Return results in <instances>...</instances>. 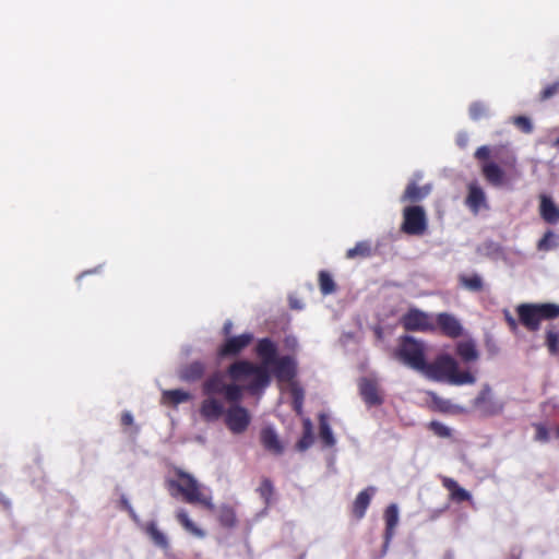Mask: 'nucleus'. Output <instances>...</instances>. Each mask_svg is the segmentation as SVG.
Here are the masks:
<instances>
[{
  "label": "nucleus",
  "instance_id": "8fccbe9b",
  "mask_svg": "<svg viewBox=\"0 0 559 559\" xmlns=\"http://www.w3.org/2000/svg\"><path fill=\"white\" fill-rule=\"evenodd\" d=\"M552 146L554 147H558L559 146V136L552 142Z\"/></svg>",
  "mask_w": 559,
  "mask_h": 559
},
{
  "label": "nucleus",
  "instance_id": "a211bd4d",
  "mask_svg": "<svg viewBox=\"0 0 559 559\" xmlns=\"http://www.w3.org/2000/svg\"><path fill=\"white\" fill-rule=\"evenodd\" d=\"M376 488L368 487L361 490L352 504V514L356 520H361L370 506Z\"/></svg>",
  "mask_w": 559,
  "mask_h": 559
},
{
  "label": "nucleus",
  "instance_id": "bb28decb",
  "mask_svg": "<svg viewBox=\"0 0 559 559\" xmlns=\"http://www.w3.org/2000/svg\"><path fill=\"white\" fill-rule=\"evenodd\" d=\"M191 394L181 389L165 390L162 393V403L165 405L177 406L191 400Z\"/></svg>",
  "mask_w": 559,
  "mask_h": 559
},
{
  "label": "nucleus",
  "instance_id": "c03bdc74",
  "mask_svg": "<svg viewBox=\"0 0 559 559\" xmlns=\"http://www.w3.org/2000/svg\"><path fill=\"white\" fill-rule=\"evenodd\" d=\"M504 320L511 331L518 330V322L508 310L504 311Z\"/></svg>",
  "mask_w": 559,
  "mask_h": 559
},
{
  "label": "nucleus",
  "instance_id": "ddd939ff",
  "mask_svg": "<svg viewBox=\"0 0 559 559\" xmlns=\"http://www.w3.org/2000/svg\"><path fill=\"white\" fill-rule=\"evenodd\" d=\"M435 323L436 329L438 328L448 337L456 338L462 335L463 328L453 314L441 312L437 316Z\"/></svg>",
  "mask_w": 559,
  "mask_h": 559
},
{
  "label": "nucleus",
  "instance_id": "473e14b6",
  "mask_svg": "<svg viewBox=\"0 0 559 559\" xmlns=\"http://www.w3.org/2000/svg\"><path fill=\"white\" fill-rule=\"evenodd\" d=\"M313 443L312 425L309 419L304 421V432L301 438L298 440L296 448L298 451H306Z\"/></svg>",
  "mask_w": 559,
  "mask_h": 559
},
{
  "label": "nucleus",
  "instance_id": "2f4dec72",
  "mask_svg": "<svg viewBox=\"0 0 559 559\" xmlns=\"http://www.w3.org/2000/svg\"><path fill=\"white\" fill-rule=\"evenodd\" d=\"M372 253L371 245L369 241H359L355 245V247L348 249L346 251L347 259H356V258H368Z\"/></svg>",
  "mask_w": 559,
  "mask_h": 559
},
{
  "label": "nucleus",
  "instance_id": "dca6fc26",
  "mask_svg": "<svg viewBox=\"0 0 559 559\" xmlns=\"http://www.w3.org/2000/svg\"><path fill=\"white\" fill-rule=\"evenodd\" d=\"M359 392L365 403L369 406L380 405L383 402L378 383L373 379L362 378L359 382Z\"/></svg>",
  "mask_w": 559,
  "mask_h": 559
},
{
  "label": "nucleus",
  "instance_id": "37998d69",
  "mask_svg": "<svg viewBox=\"0 0 559 559\" xmlns=\"http://www.w3.org/2000/svg\"><path fill=\"white\" fill-rule=\"evenodd\" d=\"M559 92V80L552 84L547 85L539 95L540 100H546L555 96Z\"/></svg>",
  "mask_w": 559,
  "mask_h": 559
},
{
  "label": "nucleus",
  "instance_id": "aec40b11",
  "mask_svg": "<svg viewBox=\"0 0 559 559\" xmlns=\"http://www.w3.org/2000/svg\"><path fill=\"white\" fill-rule=\"evenodd\" d=\"M226 385L224 376L221 372H215L203 382L202 392L205 396L222 395Z\"/></svg>",
  "mask_w": 559,
  "mask_h": 559
},
{
  "label": "nucleus",
  "instance_id": "ea45409f",
  "mask_svg": "<svg viewBox=\"0 0 559 559\" xmlns=\"http://www.w3.org/2000/svg\"><path fill=\"white\" fill-rule=\"evenodd\" d=\"M429 428L438 437H441V438H449V437H451V429L449 427H447L445 425H443L442 423H440V421H436V420L431 421L429 424Z\"/></svg>",
  "mask_w": 559,
  "mask_h": 559
},
{
  "label": "nucleus",
  "instance_id": "79ce46f5",
  "mask_svg": "<svg viewBox=\"0 0 559 559\" xmlns=\"http://www.w3.org/2000/svg\"><path fill=\"white\" fill-rule=\"evenodd\" d=\"M533 427L535 428V440L538 442H548L549 441V431L547 427L544 424L537 423L533 424Z\"/></svg>",
  "mask_w": 559,
  "mask_h": 559
},
{
  "label": "nucleus",
  "instance_id": "5701e85b",
  "mask_svg": "<svg viewBox=\"0 0 559 559\" xmlns=\"http://www.w3.org/2000/svg\"><path fill=\"white\" fill-rule=\"evenodd\" d=\"M430 186H418L416 182H409L402 195V201L419 202L430 193Z\"/></svg>",
  "mask_w": 559,
  "mask_h": 559
},
{
  "label": "nucleus",
  "instance_id": "a18cd8bd",
  "mask_svg": "<svg viewBox=\"0 0 559 559\" xmlns=\"http://www.w3.org/2000/svg\"><path fill=\"white\" fill-rule=\"evenodd\" d=\"M119 503H120L121 509L128 511L130 515L134 516V511L126 496L122 495L120 497Z\"/></svg>",
  "mask_w": 559,
  "mask_h": 559
},
{
  "label": "nucleus",
  "instance_id": "3c124183",
  "mask_svg": "<svg viewBox=\"0 0 559 559\" xmlns=\"http://www.w3.org/2000/svg\"><path fill=\"white\" fill-rule=\"evenodd\" d=\"M556 437L559 438V426L556 428Z\"/></svg>",
  "mask_w": 559,
  "mask_h": 559
},
{
  "label": "nucleus",
  "instance_id": "1a4fd4ad",
  "mask_svg": "<svg viewBox=\"0 0 559 559\" xmlns=\"http://www.w3.org/2000/svg\"><path fill=\"white\" fill-rule=\"evenodd\" d=\"M402 326L409 332H435L436 323L432 317L417 308H411L401 318Z\"/></svg>",
  "mask_w": 559,
  "mask_h": 559
},
{
  "label": "nucleus",
  "instance_id": "603ef678",
  "mask_svg": "<svg viewBox=\"0 0 559 559\" xmlns=\"http://www.w3.org/2000/svg\"><path fill=\"white\" fill-rule=\"evenodd\" d=\"M290 306H292V308L299 309V307L297 305L292 304Z\"/></svg>",
  "mask_w": 559,
  "mask_h": 559
},
{
  "label": "nucleus",
  "instance_id": "de8ad7c7",
  "mask_svg": "<svg viewBox=\"0 0 559 559\" xmlns=\"http://www.w3.org/2000/svg\"><path fill=\"white\" fill-rule=\"evenodd\" d=\"M301 405H302V395L299 394L298 392H295L294 393V407L297 412H299L301 409Z\"/></svg>",
  "mask_w": 559,
  "mask_h": 559
},
{
  "label": "nucleus",
  "instance_id": "72a5a7b5",
  "mask_svg": "<svg viewBox=\"0 0 559 559\" xmlns=\"http://www.w3.org/2000/svg\"><path fill=\"white\" fill-rule=\"evenodd\" d=\"M319 287L324 296L333 294L336 290V284L329 272H319Z\"/></svg>",
  "mask_w": 559,
  "mask_h": 559
},
{
  "label": "nucleus",
  "instance_id": "6e6552de",
  "mask_svg": "<svg viewBox=\"0 0 559 559\" xmlns=\"http://www.w3.org/2000/svg\"><path fill=\"white\" fill-rule=\"evenodd\" d=\"M472 405L483 417L498 416L504 409V402L495 397L492 389L488 383L481 386Z\"/></svg>",
  "mask_w": 559,
  "mask_h": 559
},
{
  "label": "nucleus",
  "instance_id": "f8f14e48",
  "mask_svg": "<svg viewBox=\"0 0 559 559\" xmlns=\"http://www.w3.org/2000/svg\"><path fill=\"white\" fill-rule=\"evenodd\" d=\"M260 443L266 452L273 455L278 456L284 453V443L280 439L275 429L271 426H266L261 429Z\"/></svg>",
  "mask_w": 559,
  "mask_h": 559
},
{
  "label": "nucleus",
  "instance_id": "7c9ffc66",
  "mask_svg": "<svg viewBox=\"0 0 559 559\" xmlns=\"http://www.w3.org/2000/svg\"><path fill=\"white\" fill-rule=\"evenodd\" d=\"M559 247V235L552 230H547L538 240L536 248L538 251L547 252Z\"/></svg>",
  "mask_w": 559,
  "mask_h": 559
},
{
  "label": "nucleus",
  "instance_id": "f03ea898",
  "mask_svg": "<svg viewBox=\"0 0 559 559\" xmlns=\"http://www.w3.org/2000/svg\"><path fill=\"white\" fill-rule=\"evenodd\" d=\"M474 157L481 162V175L493 187H500L506 182V171L502 167L507 169L516 167L514 154L502 147L490 148L483 145L476 150Z\"/></svg>",
  "mask_w": 559,
  "mask_h": 559
},
{
  "label": "nucleus",
  "instance_id": "412c9836",
  "mask_svg": "<svg viewBox=\"0 0 559 559\" xmlns=\"http://www.w3.org/2000/svg\"><path fill=\"white\" fill-rule=\"evenodd\" d=\"M205 373V365L202 361H192L179 370V378L186 382L200 380Z\"/></svg>",
  "mask_w": 559,
  "mask_h": 559
},
{
  "label": "nucleus",
  "instance_id": "c9c22d12",
  "mask_svg": "<svg viewBox=\"0 0 559 559\" xmlns=\"http://www.w3.org/2000/svg\"><path fill=\"white\" fill-rule=\"evenodd\" d=\"M223 395L231 405L239 404L242 399V388L235 383L227 384Z\"/></svg>",
  "mask_w": 559,
  "mask_h": 559
},
{
  "label": "nucleus",
  "instance_id": "09e8293b",
  "mask_svg": "<svg viewBox=\"0 0 559 559\" xmlns=\"http://www.w3.org/2000/svg\"><path fill=\"white\" fill-rule=\"evenodd\" d=\"M231 326H233L231 322H229V321H228V322H226V323L224 324V326H223V333H224L225 335H228V334L230 333V331H231Z\"/></svg>",
  "mask_w": 559,
  "mask_h": 559
},
{
  "label": "nucleus",
  "instance_id": "58836bf2",
  "mask_svg": "<svg viewBox=\"0 0 559 559\" xmlns=\"http://www.w3.org/2000/svg\"><path fill=\"white\" fill-rule=\"evenodd\" d=\"M430 401L433 405V407L440 412H448L450 409V402L448 400H444L440 397L437 393L430 392Z\"/></svg>",
  "mask_w": 559,
  "mask_h": 559
},
{
  "label": "nucleus",
  "instance_id": "c85d7f7f",
  "mask_svg": "<svg viewBox=\"0 0 559 559\" xmlns=\"http://www.w3.org/2000/svg\"><path fill=\"white\" fill-rule=\"evenodd\" d=\"M319 436L325 447L331 448L335 444V438L324 414L319 418Z\"/></svg>",
  "mask_w": 559,
  "mask_h": 559
},
{
  "label": "nucleus",
  "instance_id": "a878e982",
  "mask_svg": "<svg viewBox=\"0 0 559 559\" xmlns=\"http://www.w3.org/2000/svg\"><path fill=\"white\" fill-rule=\"evenodd\" d=\"M176 520L189 534L198 538L205 537V532L194 524L185 509H179L176 512Z\"/></svg>",
  "mask_w": 559,
  "mask_h": 559
},
{
  "label": "nucleus",
  "instance_id": "f3484780",
  "mask_svg": "<svg viewBox=\"0 0 559 559\" xmlns=\"http://www.w3.org/2000/svg\"><path fill=\"white\" fill-rule=\"evenodd\" d=\"M467 189L465 204L473 213L477 214L481 207H487L486 194L477 182H471Z\"/></svg>",
  "mask_w": 559,
  "mask_h": 559
},
{
  "label": "nucleus",
  "instance_id": "4468645a",
  "mask_svg": "<svg viewBox=\"0 0 559 559\" xmlns=\"http://www.w3.org/2000/svg\"><path fill=\"white\" fill-rule=\"evenodd\" d=\"M225 413L224 404L214 396H206L201 403L200 415L205 421H215Z\"/></svg>",
  "mask_w": 559,
  "mask_h": 559
},
{
  "label": "nucleus",
  "instance_id": "f704fd0d",
  "mask_svg": "<svg viewBox=\"0 0 559 559\" xmlns=\"http://www.w3.org/2000/svg\"><path fill=\"white\" fill-rule=\"evenodd\" d=\"M260 497L263 499L264 503L269 506L274 496L275 489L272 480L270 478H262L260 486L257 489Z\"/></svg>",
  "mask_w": 559,
  "mask_h": 559
},
{
  "label": "nucleus",
  "instance_id": "cd10ccee",
  "mask_svg": "<svg viewBox=\"0 0 559 559\" xmlns=\"http://www.w3.org/2000/svg\"><path fill=\"white\" fill-rule=\"evenodd\" d=\"M145 533L151 538L153 544L162 549H167L169 547L168 539L166 535L160 532L155 522H150L145 526Z\"/></svg>",
  "mask_w": 559,
  "mask_h": 559
},
{
  "label": "nucleus",
  "instance_id": "7ed1b4c3",
  "mask_svg": "<svg viewBox=\"0 0 559 559\" xmlns=\"http://www.w3.org/2000/svg\"><path fill=\"white\" fill-rule=\"evenodd\" d=\"M421 373L430 380L452 385L476 382V377L468 370H460L457 361L449 354H440L431 362L427 361Z\"/></svg>",
  "mask_w": 559,
  "mask_h": 559
},
{
  "label": "nucleus",
  "instance_id": "e433bc0d",
  "mask_svg": "<svg viewBox=\"0 0 559 559\" xmlns=\"http://www.w3.org/2000/svg\"><path fill=\"white\" fill-rule=\"evenodd\" d=\"M546 346L550 354H559V332L555 329H549L546 332Z\"/></svg>",
  "mask_w": 559,
  "mask_h": 559
},
{
  "label": "nucleus",
  "instance_id": "9b49d317",
  "mask_svg": "<svg viewBox=\"0 0 559 559\" xmlns=\"http://www.w3.org/2000/svg\"><path fill=\"white\" fill-rule=\"evenodd\" d=\"M252 340L253 335L251 333L229 337L218 347L217 356L219 358L237 356L250 345Z\"/></svg>",
  "mask_w": 559,
  "mask_h": 559
},
{
  "label": "nucleus",
  "instance_id": "423d86ee",
  "mask_svg": "<svg viewBox=\"0 0 559 559\" xmlns=\"http://www.w3.org/2000/svg\"><path fill=\"white\" fill-rule=\"evenodd\" d=\"M520 323L528 331L536 332L543 320L559 318V305L557 304H521L516 307Z\"/></svg>",
  "mask_w": 559,
  "mask_h": 559
},
{
  "label": "nucleus",
  "instance_id": "49530a36",
  "mask_svg": "<svg viewBox=\"0 0 559 559\" xmlns=\"http://www.w3.org/2000/svg\"><path fill=\"white\" fill-rule=\"evenodd\" d=\"M133 424V416L130 412H123L121 415V425L131 426Z\"/></svg>",
  "mask_w": 559,
  "mask_h": 559
},
{
  "label": "nucleus",
  "instance_id": "9d476101",
  "mask_svg": "<svg viewBox=\"0 0 559 559\" xmlns=\"http://www.w3.org/2000/svg\"><path fill=\"white\" fill-rule=\"evenodd\" d=\"M251 421L248 409L239 404L230 405L225 413V424L235 435H240L247 430Z\"/></svg>",
  "mask_w": 559,
  "mask_h": 559
},
{
  "label": "nucleus",
  "instance_id": "a19ab883",
  "mask_svg": "<svg viewBox=\"0 0 559 559\" xmlns=\"http://www.w3.org/2000/svg\"><path fill=\"white\" fill-rule=\"evenodd\" d=\"M513 123L524 133H531L533 131V124L525 116L514 117Z\"/></svg>",
  "mask_w": 559,
  "mask_h": 559
},
{
  "label": "nucleus",
  "instance_id": "b1692460",
  "mask_svg": "<svg viewBox=\"0 0 559 559\" xmlns=\"http://www.w3.org/2000/svg\"><path fill=\"white\" fill-rule=\"evenodd\" d=\"M455 352L464 362H473L479 358V353L472 340L459 342Z\"/></svg>",
  "mask_w": 559,
  "mask_h": 559
},
{
  "label": "nucleus",
  "instance_id": "2eb2a0df",
  "mask_svg": "<svg viewBox=\"0 0 559 559\" xmlns=\"http://www.w3.org/2000/svg\"><path fill=\"white\" fill-rule=\"evenodd\" d=\"M385 531L384 543L382 547V556L388 551L390 543L394 536L395 527L399 524V509L396 504H390L384 511Z\"/></svg>",
  "mask_w": 559,
  "mask_h": 559
},
{
  "label": "nucleus",
  "instance_id": "c756f323",
  "mask_svg": "<svg viewBox=\"0 0 559 559\" xmlns=\"http://www.w3.org/2000/svg\"><path fill=\"white\" fill-rule=\"evenodd\" d=\"M459 281L469 292L478 293L484 288L483 278L478 274H461Z\"/></svg>",
  "mask_w": 559,
  "mask_h": 559
},
{
  "label": "nucleus",
  "instance_id": "39448f33",
  "mask_svg": "<svg viewBox=\"0 0 559 559\" xmlns=\"http://www.w3.org/2000/svg\"><path fill=\"white\" fill-rule=\"evenodd\" d=\"M426 353L427 346L424 341L405 334L399 337L393 357L404 366L421 373L428 361Z\"/></svg>",
  "mask_w": 559,
  "mask_h": 559
},
{
  "label": "nucleus",
  "instance_id": "393cba45",
  "mask_svg": "<svg viewBox=\"0 0 559 559\" xmlns=\"http://www.w3.org/2000/svg\"><path fill=\"white\" fill-rule=\"evenodd\" d=\"M442 485L450 491L451 499L456 502H464L471 500V493L464 488L460 487L456 480L444 477Z\"/></svg>",
  "mask_w": 559,
  "mask_h": 559
},
{
  "label": "nucleus",
  "instance_id": "4c0bfd02",
  "mask_svg": "<svg viewBox=\"0 0 559 559\" xmlns=\"http://www.w3.org/2000/svg\"><path fill=\"white\" fill-rule=\"evenodd\" d=\"M468 114L473 120H479L488 115V107L483 102H474L469 105Z\"/></svg>",
  "mask_w": 559,
  "mask_h": 559
},
{
  "label": "nucleus",
  "instance_id": "0eeeda50",
  "mask_svg": "<svg viewBox=\"0 0 559 559\" xmlns=\"http://www.w3.org/2000/svg\"><path fill=\"white\" fill-rule=\"evenodd\" d=\"M428 230L426 211L420 205L406 206L403 210L401 231L408 236H423Z\"/></svg>",
  "mask_w": 559,
  "mask_h": 559
},
{
  "label": "nucleus",
  "instance_id": "f257e3e1",
  "mask_svg": "<svg viewBox=\"0 0 559 559\" xmlns=\"http://www.w3.org/2000/svg\"><path fill=\"white\" fill-rule=\"evenodd\" d=\"M255 353L261 359V365L253 364L249 360H238L233 362L228 369V376L234 381H243L249 379L246 390L251 394H255L271 383V374L269 367H273L272 371L278 381L289 382L297 373L296 361L290 356L277 357V346L269 337L258 341Z\"/></svg>",
  "mask_w": 559,
  "mask_h": 559
},
{
  "label": "nucleus",
  "instance_id": "6ab92c4d",
  "mask_svg": "<svg viewBox=\"0 0 559 559\" xmlns=\"http://www.w3.org/2000/svg\"><path fill=\"white\" fill-rule=\"evenodd\" d=\"M539 215L548 224L559 223V206L546 194L539 195Z\"/></svg>",
  "mask_w": 559,
  "mask_h": 559
},
{
  "label": "nucleus",
  "instance_id": "4be33fe9",
  "mask_svg": "<svg viewBox=\"0 0 559 559\" xmlns=\"http://www.w3.org/2000/svg\"><path fill=\"white\" fill-rule=\"evenodd\" d=\"M213 512L216 514V519L221 526L225 528H234L237 525V514L234 507L229 504H222L218 508L215 507Z\"/></svg>",
  "mask_w": 559,
  "mask_h": 559
},
{
  "label": "nucleus",
  "instance_id": "20e7f679",
  "mask_svg": "<svg viewBox=\"0 0 559 559\" xmlns=\"http://www.w3.org/2000/svg\"><path fill=\"white\" fill-rule=\"evenodd\" d=\"M175 475L176 478L166 481L170 496H181L187 503L200 504L209 511L215 510L212 495L203 492L202 486L191 474L176 469Z\"/></svg>",
  "mask_w": 559,
  "mask_h": 559
}]
</instances>
